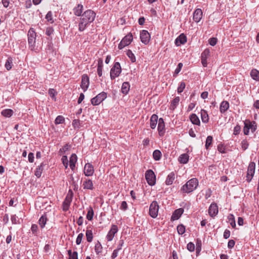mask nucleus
Wrapping results in <instances>:
<instances>
[{"label":"nucleus","instance_id":"f257e3e1","mask_svg":"<svg viewBox=\"0 0 259 259\" xmlns=\"http://www.w3.org/2000/svg\"><path fill=\"white\" fill-rule=\"evenodd\" d=\"M96 14L91 10L85 11L81 15L78 24V30L79 31H83L85 28L92 23L96 17Z\"/></svg>","mask_w":259,"mask_h":259},{"label":"nucleus","instance_id":"f03ea898","mask_svg":"<svg viewBox=\"0 0 259 259\" xmlns=\"http://www.w3.org/2000/svg\"><path fill=\"white\" fill-rule=\"evenodd\" d=\"M198 183V181L196 178H192L182 186L181 191L185 193H191L197 188Z\"/></svg>","mask_w":259,"mask_h":259},{"label":"nucleus","instance_id":"7ed1b4c3","mask_svg":"<svg viewBox=\"0 0 259 259\" xmlns=\"http://www.w3.org/2000/svg\"><path fill=\"white\" fill-rule=\"evenodd\" d=\"M36 33L33 28H30L28 32V42L29 47L32 51L35 50Z\"/></svg>","mask_w":259,"mask_h":259},{"label":"nucleus","instance_id":"20e7f679","mask_svg":"<svg viewBox=\"0 0 259 259\" xmlns=\"http://www.w3.org/2000/svg\"><path fill=\"white\" fill-rule=\"evenodd\" d=\"M121 71L120 63L119 62H115L110 70V77L112 80L114 79L116 77H118Z\"/></svg>","mask_w":259,"mask_h":259},{"label":"nucleus","instance_id":"39448f33","mask_svg":"<svg viewBox=\"0 0 259 259\" xmlns=\"http://www.w3.org/2000/svg\"><path fill=\"white\" fill-rule=\"evenodd\" d=\"M133 36L131 33L126 35L121 40L118 45V48L119 50L122 49L125 46L129 45L133 41Z\"/></svg>","mask_w":259,"mask_h":259},{"label":"nucleus","instance_id":"423d86ee","mask_svg":"<svg viewBox=\"0 0 259 259\" xmlns=\"http://www.w3.org/2000/svg\"><path fill=\"white\" fill-rule=\"evenodd\" d=\"M145 178L148 184L150 186H153L156 182V176L151 169H149L145 173Z\"/></svg>","mask_w":259,"mask_h":259},{"label":"nucleus","instance_id":"0eeeda50","mask_svg":"<svg viewBox=\"0 0 259 259\" xmlns=\"http://www.w3.org/2000/svg\"><path fill=\"white\" fill-rule=\"evenodd\" d=\"M107 98V94L105 92H102L91 99V103L94 106L99 105Z\"/></svg>","mask_w":259,"mask_h":259},{"label":"nucleus","instance_id":"6e6552de","mask_svg":"<svg viewBox=\"0 0 259 259\" xmlns=\"http://www.w3.org/2000/svg\"><path fill=\"white\" fill-rule=\"evenodd\" d=\"M159 210V205L156 201H153L149 207V214L153 218L157 217Z\"/></svg>","mask_w":259,"mask_h":259},{"label":"nucleus","instance_id":"1a4fd4ad","mask_svg":"<svg viewBox=\"0 0 259 259\" xmlns=\"http://www.w3.org/2000/svg\"><path fill=\"white\" fill-rule=\"evenodd\" d=\"M255 168V163L254 162H250L248 166L246 175V181L248 182H250L252 180V177L254 174Z\"/></svg>","mask_w":259,"mask_h":259},{"label":"nucleus","instance_id":"9d476101","mask_svg":"<svg viewBox=\"0 0 259 259\" xmlns=\"http://www.w3.org/2000/svg\"><path fill=\"white\" fill-rule=\"evenodd\" d=\"M118 227L115 225H112L111 229L108 232L106 236V239L108 241H111L113 240L114 235L118 232Z\"/></svg>","mask_w":259,"mask_h":259},{"label":"nucleus","instance_id":"9b49d317","mask_svg":"<svg viewBox=\"0 0 259 259\" xmlns=\"http://www.w3.org/2000/svg\"><path fill=\"white\" fill-rule=\"evenodd\" d=\"M140 39L142 43L147 45L150 40V35L148 31L143 30L140 33Z\"/></svg>","mask_w":259,"mask_h":259},{"label":"nucleus","instance_id":"f8f14e48","mask_svg":"<svg viewBox=\"0 0 259 259\" xmlns=\"http://www.w3.org/2000/svg\"><path fill=\"white\" fill-rule=\"evenodd\" d=\"M90 84L89 77L87 74H83L81 77L80 87L84 92H85L89 88Z\"/></svg>","mask_w":259,"mask_h":259},{"label":"nucleus","instance_id":"ddd939ff","mask_svg":"<svg viewBox=\"0 0 259 259\" xmlns=\"http://www.w3.org/2000/svg\"><path fill=\"white\" fill-rule=\"evenodd\" d=\"M94 173V168L93 165L90 163H87L84 167V174L87 177L92 176Z\"/></svg>","mask_w":259,"mask_h":259},{"label":"nucleus","instance_id":"4468645a","mask_svg":"<svg viewBox=\"0 0 259 259\" xmlns=\"http://www.w3.org/2000/svg\"><path fill=\"white\" fill-rule=\"evenodd\" d=\"M203 12L201 9L198 8L196 9L194 13H193V20L196 22L198 23L200 21L202 18Z\"/></svg>","mask_w":259,"mask_h":259},{"label":"nucleus","instance_id":"2eb2a0df","mask_svg":"<svg viewBox=\"0 0 259 259\" xmlns=\"http://www.w3.org/2000/svg\"><path fill=\"white\" fill-rule=\"evenodd\" d=\"M158 131L160 136L164 135L165 132V124L162 118H160L158 120Z\"/></svg>","mask_w":259,"mask_h":259},{"label":"nucleus","instance_id":"dca6fc26","mask_svg":"<svg viewBox=\"0 0 259 259\" xmlns=\"http://www.w3.org/2000/svg\"><path fill=\"white\" fill-rule=\"evenodd\" d=\"M208 213L211 217H215L218 213V207L216 203H211L208 209Z\"/></svg>","mask_w":259,"mask_h":259},{"label":"nucleus","instance_id":"f3484780","mask_svg":"<svg viewBox=\"0 0 259 259\" xmlns=\"http://www.w3.org/2000/svg\"><path fill=\"white\" fill-rule=\"evenodd\" d=\"M82 187L84 189L93 190L94 189L92 181L89 179H85L82 184Z\"/></svg>","mask_w":259,"mask_h":259},{"label":"nucleus","instance_id":"a211bd4d","mask_svg":"<svg viewBox=\"0 0 259 259\" xmlns=\"http://www.w3.org/2000/svg\"><path fill=\"white\" fill-rule=\"evenodd\" d=\"M187 41V37L183 33L180 34L176 39L175 44L177 46H180L183 45Z\"/></svg>","mask_w":259,"mask_h":259},{"label":"nucleus","instance_id":"6ab92c4d","mask_svg":"<svg viewBox=\"0 0 259 259\" xmlns=\"http://www.w3.org/2000/svg\"><path fill=\"white\" fill-rule=\"evenodd\" d=\"M183 212L184 209L182 208L176 209L172 214L171 219L173 221L178 220L181 217Z\"/></svg>","mask_w":259,"mask_h":259},{"label":"nucleus","instance_id":"aec40b11","mask_svg":"<svg viewBox=\"0 0 259 259\" xmlns=\"http://www.w3.org/2000/svg\"><path fill=\"white\" fill-rule=\"evenodd\" d=\"M77 160V157L75 154H72L69 159V166L73 170L75 167V163Z\"/></svg>","mask_w":259,"mask_h":259},{"label":"nucleus","instance_id":"412c9836","mask_svg":"<svg viewBox=\"0 0 259 259\" xmlns=\"http://www.w3.org/2000/svg\"><path fill=\"white\" fill-rule=\"evenodd\" d=\"M158 117L156 114H153L150 117V125L152 129H154L157 124Z\"/></svg>","mask_w":259,"mask_h":259},{"label":"nucleus","instance_id":"4be33fe9","mask_svg":"<svg viewBox=\"0 0 259 259\" xmlns=\"http://www.w3.org/2000/svg\"><path fill=\"white\" fill-rule=\"evenodd\" d=\"M229 108V103L227 101H223L220 105V111L221 113H224Z\"/></svg>","mask_w":259,"mask_h":259},{"label":"nucleus","instance_id":"5701e85b","mask_svg":"<svg viewBox=\"0 0 259 259\" xmlns=\"http://www.w3.org/2000/svg\"><path fill=\"white\" fill-rule=\"evenodd\" d=\"M175 179V174L174 172H170L167 177L165 184L166 185H171Z\"/></svg>","mask_w":259,"mask_h":259},{"label":"nucleus","instance_id":"b1692460","mask_svg":"<svg viewBox=\"0 0 259 259\" xmlns=\"http://www.w3.org/2000/svg\"><path fill=\"white\" fill-rule=\"evenodd\" d=\"M189 156L187 153H184L181 154L178 160L180 163L186 164L189 161Z\"/></svg>","mask_w":259,"mask_h":259},{"label":"nucleus","instance_id":"393cba45","mask_svg":"<svg viewBox=\"0 0 259 259\" xmlns=\"http://www.w3.org/2000/svg\"><path fill=\"white\" fill-rule=\"evenodd\" d=\"M83 11V6L81 4H78L76 7L73 9V13L75 15L77 16H81Z\"/></svg>","mask_w":259,"mask_h":259},{"label":"nucleus","instance_id":"a878e982","mask_svg":"<svg viewBox=\"0 0 259 259\" xmlns=\"http://www.w3.org/2000/svg\"><path fill=\"white\" fill-rule=\"evenodd\" d=\"M46 164H45L44 162H42L40 165L38 166L37 167L36 169V170L35 171V175L37 177L39 178L41 177V174L42 171L44 170V167Z\"/></svg>","mask_w":259,"mask_h":259},{"label":"nucleus","instance_id":"bb28decb","mask_svg":"<svg viewBox=\"0 0 259 259\" xmlns=\"http://www.w3.org/2000/svg\"><path fill=\"white\" fill-rule=\"evenodd\" d=\"M180 100V99L179 97H176L175 98H174L171 102L169 108L170 109L172 110H175L178 105Z\"/></svg>","mask_w":259,"mask_h":259},{"label":"nucleus","instance_id":"cd10ccee","mask_svg":"<svg viewBox=\"0 0 259 259\" xmlns=\"http://www.w3.org/2000/svg\"><path fill=\"white\" fill-rule=\"evenodd\" d=\"M201 117L202 121L203 123H207L208 122V115L205 110L202 109L201 110Z\"/></svg>","mask_w":259,"mask_h":259},{"label":"nucleus","instance_id":"c85d7f7f","mask_svg":"<svg viewBox=\"0 0 259 259\" xmlns=\"http://www.w3.org/2000/svg\"><path fill=\"white\" fill-rule=\"evenodd\" d=\"M130 85L128 82H124L121 87V92L123 94H127L130 90Z\"/></svg>","mask_w":259,"mask_h":259},{"label":"nucleus","instance_id":"c756f323","mask_svg":"<svg viewBox=\"0 0 259 259\" xmlns=\"http://www.w3.org/2000/svg\"><path fill=\"white\" fill-rule=\"evenodd\" d=\"M90 227H88L85 233V236L87 237V240L89 242H91L93 240V235L92 230H90Z\"/></svg>","mask_w":259,"mask_h":259},{"label":"nucleus","instance_id":"7c9ffc66","mask_svg":"<svg viewBox=\"0 0 259 259\" xmlns=\"http://www.w3.org/2000/svg\"><path fill=\"white\" fill-rule=\"evenodd\" d=\"M250 74L253 79L256 81H259V71L255 69H252Z\"/></svg>","mask_w":259,"mask_h":259},{"label":"nucleus","instance_id":"2f4dec72","mask_svg":"<svg viewBox=\"0 0 259 259\" xmlns=\"http://www.w3.org/2000/svg\"><path fill=\"white\" fill-rule=\"evenodd\" d=\"M190 120L192 123L196 125H200V121L198 117L195 114H192L190 116Z\"/></svg>","mask_w":259,"mask_h":259},{"label":"nucleus","instance_id":"473e14b6","mask_svg":"<svg viewBox=\"0 0 259 259\" xmlns=\"http://www.w3.org/2000/svg\"><path fill=\"white\" fill-rule=\"evenodd\" d=\"M14 112L12 109H6L3 110L1 112V114L3 116L6 117H10L13 114Z\"/></svg>","mask_w":259,"mask_h":259},{"label":"nucleus","instance_id":"72a5a7b5","mask_svg":"<svg viewBox=\"0 0 259 259\" xmlns=\"http://www.w3.org/2000/svg\"><path fill=\"white\" fill-rule=\"evenodd\" d=\"M161 152L159 150H155L153 153V157L155 160L158 161L161 159Z\"/></svg>","mask_w":259,"mask_h":259},{"label":"nucleus","instance_id":"f704fd0d","mask_svg":"<svg viewBox=\"0 0 259 259\" xmlns=\"http://www.w3.org/2000/svg\"><path fill=\"white\" fill-rule=\"evenodd\" d=\"M103 247L99 241H98L95 246V251L97 254H99L102 252Z\"/></svg>","mask_w":259,"mask_h":259},{"label":"nucleus","instance_id":"c9c22d12","mask_svg":"<svg viewBox=\"0 0 259 259\" xmlns=\"http://www.w3.org/2000/svg\"><path fill=\"white\" fill-rule=\"evenodd\" d=\"M47 221V218L46 214L42 215L39 220V224L41 228L45 227Z\"/></svg>","mask_w":259,"mask_h":259},{"label":"nucleus","instance_id":"e433bc0d","mask_svg":"<svg viewBox=\"0 0 259 259\" xmlns=\"http://www.w3.org/2000/svg\"><path fill=\"white\" fill-rule=\"evenodd\" d=\"M13 59L11 57L8 58L5 63V67L7 70H10L12 68Z\"/></svg>","mask_w":259,"mask_h":259},{"label":"nucleus","instance_id":"4c0bfd02","mask_svg":"<svg viewBox=\"0 0 259 259\" xmlns=\"http://www.w3.org/2000/svg\"><path fill=\"white\" fill-rule=\"evenodd\" d=\"M94 210L92 207H90L89 208L87 215V219L89 221H92L93 220V217H94Z\"/></svg>","mask_w":259,"mask_h":259},{"label":"nucleus","instance_id":"58836bf2","mask_svg":"<svg viewBox=\"0 0 259 259\" xmlns=\"http://www.w3.org/2000/svg\"><path fill=\"white\" fill-rule=\"evenodd\" d=\"M228 218L231 226L233 228H235L236 227V223L234 215L232 214H230Z\"/></svg>","mask_w":259,"mask_h":259},{"label":"nucleus","instance_id":"ea45409f","mask_svg":"<svg viewBox=\"0 0 259 259\" xmlns=\"http://www.w3.org/2000/svg\"><path fill=\"white\" fill-rule=\"evenodd\" d=\"M71 202L68 201L66 200L65 199L63 202L62 204V209L64 211H66L69 209V206L70 205Z\"/></svg>","mask_w":259,"mask_h":259},{"label":"nucleus","instance_id":"a19ab883","mask_svg":"<svg viewBox=\"0 0 259 259\" xmlns=\"http://www.w3.org/2000/svg\"><path fill=\"white\" fill-rule=\"evenodd\" d=\"M126 55L128 57V58L130 59L131 61L132 62L134 63V62H136V59L135 56L133 53V52H132V51L131 50H128L127 51Z\"/></svg>","mask_w":259,"mask_h":259},{"label":"nucleus","instance_id":"79ce46f5","mask_svg":"<svg viewBox=\"0 0 259 259\" xmlns=\"http://www.w3.org/2000/svg\"><path fill=\"white\" fill-rule=\"evenodd\" d=\"M212 137L211 136H208L206 138V142H205V148L206 149H208L209 147V146L211 145L212 141Z\"/></svg>","mask_w":259,"mask_h":259},{"label":"nucleus","instance_id":"37998d69","mask_svg":"<svg viewBox=\"0 0 259 259\" xmlns=\"http://www.w3.org/2000/svg\"><path fill=\"white\" fill-rule=\"evenodd\" d=\"M177 231L178 233L180 235H182L185 232V226L182 225H179L177 227Z\"/></svg>","mask_w":259,"mask_h":259},{"label":"nucleus","instance_id":"c03bdc74","mask_svg":"<svg viewBox=\"0 0 259 259\" xmlns=\"http://www.w3.org/2000/svg\"><path fill=\"white\" fill-rule=\"evenodd\" d=\"M46 19L47 20V21L51 23H54V20L53 19V13L51 11H49L48 12L46 16Z\"/></svg>","mask_w":259,"mask_h":259},{"label":"nucleus","instance_id":"a18cd8bd","mask_svg":"<svg viewBox=\"0 0 259 259\" xmlns=\"http://www.w3.org/2000/svg\"><path fill=\"white\" fill-rule=\"evenodd\" d=\"M64 121H65V119H64V117L62 116H61V115H59L55 119V123L56 124H61V123H63L64 122Z\"/></svg>","mask_w":259,"mask_h":259},{"label":"nucleus","instance_id":"49530a36","mask_svg":"<svg viewBox=\"0 0 259 259\" xmlns=\"http://www.w3.org/2000/svg\"><path fill=\"white\" fill-rule=\"evenodd\" d=\"M244 127L243 128V133L245 135H247L249 134V131L250 130V125L249 123H248L246 122V121H244Z\"/></svg>","mask_w":259,"mask_h":259},{"label":"nucleus","instance_id":"de8ad7c7","mask_svg":"<svg viewBox=\"0 0 259 259\" xmlns=\"http://www.w3.org/2000/svg\"><path fill=\"white\" fill-rule=\"evenodd\" d=\"M210 56V51L208 49H206L204 50V51L202 53L201 55V58L207 59V58Z\"/></svg>","mask_w":259,"mask_h":259},{"label":"nucleus","instance_id":"09e8293b","mask_svg":"<svg viewBox=\"0 0 259 259\" xmlns=\"http://www.w3.org/2000/svg\"><path fill=\"white\" fill-rule=\"evenodd\" d=\"M73 193L71 190H69L68 193L65 198V200L71 202L73 198Z\"/></svg>","mask_w":259,"mask_h":259},{"label":"nucleus","instance_id":"8fccbe9b","mask_svg":"<svg viewBox=\"0 0 259 259\" xmlns=\"http://www.w3.org/2000/svg\"><path fill=\"white\" fill-rule=\"evenodd\" d=\"M62 162L65 167V168H67L68 166V160L67 156L66 155H64L62 156L61 158Z\"/></svg>","mask_w":259,"mask_h":259},{"label":"nucleus","instance_id":"3c124183","mask_svg":"<svg viewBox=\"0 0 259 259\" xmlns=\"http://www.w3.org/2000/svg\"><path fill=\"white\" fill-rule=\"evenodd\" d=\"M185 83L183 81L181 82L177 89L178 93H181L182 92H183L184 89L185 88Z\"/></svg>","mask_w":259,"mask_h":259},{"label":"nucleus","instance_id":"603ef678","mask_svg":"<svg viewBox=\"0 0 259 259\" xmlns=\"http://www.w3.org/2000/svg\"><path fill=\"white\" fill-rule=\"evenodd\" d=\"M49 94L53 99H54L55 101L56 100L55 96L56 94V92L54 89H49Z\"/></svg>","mask_w":259,"mask_h":259},{"label":"nucleus","instance_id":"864d4df0","mask_svg":"<svg viewBox=\"0 0 259 259\" xmlns=\"http://www.w3.org/2000/svg\"><path fill=\"white\" fill-rule=\"evenodd\" d=\"M241 144V147L244 151L246 150L249 146V144L246 140H243L242 141Z\"/></svg>","mask_w":259,"mask_h":259},{"label":"nucleus","instance_id":"5fc2aeb1","mask_svg":"<svg viewBox=\"0 0 259 259\" xmlns=\"http://www.w3.org/2000/svg\"><path fill=\"white\" fill-rule=\"evenodd\" d=\"M11 220L13 224H20L19 220L16 214L12 215Z\"/></svg>","mask_w":259,"mask_h":259},{"label":"nucleus","instance_id":"6e6d98bb","mask_svg":"<svg viewBox=\"0 0 259 259\" xmlns=\"http://www.w3.org/2000/svg\"><path fill=\"white\" fill-rule=\"evenodd\" d=\"M241 131V126L237 124L234 127L233 131V135H238Z\"/></svg>","mask_w":259,"mask_h":259},{"label":"nucleus","instance_id":"4d7b16f0","mask_svg":"<svg viewBox=\"0 0 259 259\" xmlns=\"http://www.w3.org/2000/svg\"><path fill=\"white\" fill-rule=\"evenodd\" d=\"M83 237V234L82 233H79L78 235L76 240V243L77 245H79L81 243Z\"/></svg>","mask_w":259,"mask_h":259},{"label":"nucleus","instance_id":"13d9d810","mask_svg":"<svg viewBox=\"0 0 259 259\" xmlns=\"http://www.w3.org/2000/svg\"><path fill=\"white\" fill-rule=\"evenodd\" d=\"M180 205L182 207V208H183L184 210V209L188 210L190 207L191 204L189 202H183Z\"/></svg>","mask_w":259,"mask_h":259},{"label":"nucleus","instance_id":"bf43d9fd","mask_svg":"<svg viewBox=\"0 0 259 259\" xmlns=\"http://www.w3.org/2000/svg\"><path fill=\"white\" fill-rule=\"evenodd\" d=\"M187 249L188 250H189L191 252H192L195 249V245L192 242H189L188 244H187Z\"/></svg>","mask_w":259,"mask_h":259},{"label":"nucleus","instance_id":"052dcab7","mask_svg":"<svg viewBox=\"0 0 259 259\" xmlns=\"http://www.w3.org/2000/svg\"><path fill=\"white\" fill-rule=\"evenodd\" d=\"M249 125H250V129H251V132H252V133L254 132L257 128V126L256 125L255 122L254 121L253 124H252L250 122H249Z\"/></svg>","mask_w":259,"mask_h":259},{"label":"nucleus","instance_id":"680f3d73","mask_svg":"<svg viewBox=\"0 0 259 259\" xmlns=\"http://www.w3.org/2000/svg\"><path fill=\"white\" fill-rule=\"evenodd\" d=\"M209 44L212 46H215L217 43V38L215 37L210 38L209 39Z\"/></svg>","mask_w":259,"mask_h":259},{"label":"nucleus","instance_id":"e2e57ef3","mask_svg":"<svg viewBox=\"0 0 259 259\" xmlns=\"http://www.w3.org/2000/svg\"><path fill=\"white\" fill-rule=\"evenodd\" d=\"M120 208L123 210H126L127 209V204L126 201H123L121 202Z\"/></svg>","mask_w":259,"mask_h":259},{"label":"nucleus","instance_id":"0e129e2a","mask_svg":"<svg viewBox=\"0 0 259 259\" xmlns=\"http://www.w3.org/2000/svg\"><path fill=\"white\" fill-rule=\"evenodd\" d=\"M54 32V29L52 27H48L46 29V34L48 36L51 35Z\"/></svg>","mask_w":259,"mask_h":259},{"label":"nucleus","instance_id":"69168bd1","mask_svg":"<svg viewBox=\"0 0 259 259\" xmlns=\"http://www.w3.org/2000/svg\"><path fill=\"white\" fill-rule=\"evenodd\" d=\"M182 66H183V64L182 63H179L178 64V66L175 71V74L177 75L180 72V71H181V70L182 69Z\"/></svg>","mask_w":259,"mask_h":259},{"label":"nucleus","instance_id":"338daca9","mask_svg":"<svg viewBox=\"0 0 259 259\" xmlns=\"http://www.w3.org/2000/svg\"><path fill=\"white\" fill-rule=\"evenodd\" d=\"M123 244H124L123 240H122V239L120 240L119 241L118 244L117 245V248H116V249H117V250H119V251L120 250H121L123 245Z\"/></svg>","mask_w":259,"mask_h":259},{"label":"nucleus","instance_id":"774afa93","mask_svg":"<svg viewBox=\"0 0 259 259\" xmlns=\"http://www.w3.org/2000/svg\"><path fill=\"white\" fill-rule=\"evenodd\" d=\"M218 150L221 153H225L226 152L225 149L222 144H219L218 146Z\"/></svg>","mask_w":259,"mask_h":259}]
</instances>
